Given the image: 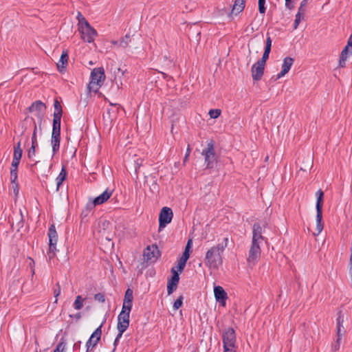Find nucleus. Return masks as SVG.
I'll use <instances>...</instances> for the list:
<instances>
[{"label":"nucleus","instance_id":"nucleus-12","mask_svg":"<svg viewBox=\"0 0 352 352\" xmlns=\"http://www.w3.org/2000/svg\"><path fill=\"white\" fill-rule=\"evenodd\" d=\"M349 56H352V35L350 36L346 45L341 52L339 60L340 67H344L346 66V60Z\"/></svg>","mask_w":352,"mask_h":352},{"label":"nucleus","instance_id":"nucleus-9","mask_svg":"<svg viewBox=\"0 0 352 352\" xmlns=\"http://www.w3.org/2000/svg\"><path fill=\"white\" fill-rule=\"evenodd\" d=\"M223 348L236 349V334L232 328L226 329L223 335Z\"/></svg>","mask_w":352,"mask_h":352},{"label":"nucleus","instance_id":"nucleus-22","mask_svg":"<svg viewBox=\"0 0 352 352\" xmlns=\"http://www.w3.org/2000/svg\"><path fill=\"white\" fill-rule=\"evenodd\" d=\"M337 337L339 338H342V335L344 333L345 331L343 327L344 323V316L342 314L341 311L338 313L337 318Z\"/></svg>","mask_w":352,"mask_h":352},{"label":"nucleus","instance_id":"nucleus-18","mask_svg":"<svg viewBox=\"0 0 352 352\" xmlns=\"http://www.w3.org/2000/svg\"><path fill=\"white\" fill-rule=\"evenodd\" d=\"M214 294L216 300L220 302L223 306H225L228 296L223 288L221 286H215L214 288Z\"/></svg>","mask_w":352,"mask_h":352},{"label":"nucleus","instance_id":"nucleus-24","mask_svg":"<svg viewBox=\"0 0 352 352\" xmlns=\"http://www.w3.org/2000/svg\"><path fill=\"white\" fill-rule=\"evenodd\" d=\"M60 134H52L51 145L52 147L53 155L56 154L60 148Z\"/></svg>","mask_w":352,"mask_h":352},{"label":"nucleus","instance_id":"nucleus-14","mask_svg":"<svg viewBox=\"0 0 352 352\" xmlns=\"http://www.w3.org/2000/svg\"><path fill=\"white\" fill-rule=\"evenodd\" d=\"M102 323L91 334L89 339L86 342L87 351L89 350V347L92 346L94 347L97 345L98 342L100 341L102 335Z\"/></svg>","mask_w":352,"mask_h":352},{"label":"nucleus","instance_id":"nucleus-28","mask_svg":"<svg viewBox=\"0 0 352 352\" xmlns=\"http://www.w3.org/2000/svg\"><path fill=\"white\" fill-rule=\"evenodd\" d=\"M22 157V149L21 148V142H19L14 147L13 158L21 160Z\"/></svg>","mask_w":352,"mask_h":352},{"label":"nucleus","instance_id":"nucleus-29","mask_svg":"<svg viewBox=\"0 0 352 352\" xmlns=\"http://www.w3.org/2000/svg\"><path fill=\"white\" fill-rule=\"evenodd\" d=\"M131 41V37L129 34H126L119 41V47L125 48L129 46V43Z\"/></svg>","mask_w":352,"mask_h":352},{"label":"nucleus","instance_id":"nucleus-51","mask_svg":"<svg viewBox=\"0 0 352 352\" xmlns=\"http://www.w3.org/2000/svg\"><path fill=\"white\" fill-rule=\"evenodd\" d=\"M190 151H191V149L190 148V146L188 145V148H187V150H186V153L185 157H184V162H186L187 160L188 157H189Z\"/></svg>","mask_w":352,"mask_h":352},{"label":"nucleus","instance_id":"nucleus-11","mask_svg":"<svg viewBox=\"0 0 352 352\" xmlns=\"http://www.w3.org/2000/svg\"><path fill=\"white\" fill-rule=\"evenodd\" d=\"M46 107L41 100H36L29 107V111L32 113H35V116L40 120V125L43 117L45 113Z\"/></svg>","mask_w":352,"mask_h":352},{"label":"nucleus","instance_id":"nucleus-59","mask_svg":"<svg viewBox=\"0 0 352 352\" xmlns=\"http://www.w3.org/2000/svg\"><path fill=\"white\" fill-rule=\"evenodd\" d=\"M36 352H38V351H36Z\"/></svg>","mask_w":352,"mask_h":352},{"label":"nucleus","instance_id":"nucleus-55","mask_svg":"<svg viewBox=\"0 0 352 352\" xmlns=\"http://www.w3.org/2000/svg\"><path fill=\"white\" fill-rule=\"evenodd\" d=\"M76 319L78 320L81 318V314L80 313H78L75 315Z\"/></svg>","mask_w":352,"mask_h":352},{"label":"nucleus","instance_id":"nucleus-43","mask_svg":"<svg viewBox=\"0 0 352 352\" xmlns=\"http://www.w3.org/2000/svg\"><path fill=\"white\" fill-rule=\"evenodd\" d=\"M265 0H258V10L261 14L265 12Z\"/></svg>","mask_w":352,"mask_h":352},{"label":"nucleus","instance_id":"nucleus-39","mask_svg":"<svg viewBox=\"0 0 352 352\" xmlns=\"http://www.w3.org/2000/svg\"><path fill=\"white\" fill-rule=\"evenodd\" d=\"M38 145H34L32 144V146L30 147V148L29 149V151L28 152V156L30 159H32V157H34L35 156L36 147Z\"/></svg>","mask_w":352,"mask_h":352},{"label":"nucleus","instance_id":"nucleus-50","mask_svg":"<svg viewBox=\"0 0 352 352\" xmlns=\"http://www.w3.org/2000/svg\"><path fill=\"white\" fill-rule=\"evenodd\" d=\"M191 245H192V240L189 239L188 241V242H187V244L186 245V248H185L184 250H188V252H190V249L191 248Z\"/></svg>","mask_w":352,"mask_h":352},{"label":"nucleus","instance_id":"nucleus-15","mask_svg":"<svg viewBox=\"0 0 352 352\" xmlns=\"http://www.w3.org/2000/svg\"><path fill=\"white\" fill-rule=\"evenodd\" d=\"M265 66V65L258 61L252 65L251 73L253 80L258 81L262 78L264 74Z\"/></svg>","mask_w":352,"mask_h":352},{"label":"nucleus","instance_id":"nucleus-47","mask_svg":"<svg viewBox=\"0 0 352 352\" xmlns=\"http://www.w3.org/2000/svg\"><path fill=\"white\" fill-rule=\"evenodd\" d=\"M189 257H190V252H188V250H184V252H183V254L180 257V258L187 261L188 260Z\"/></svg>","mask_w":352,"mask_h":352},{"label":"nucleus","instance_id":"nucleus-33","mask_svg":"<svg viewBox=\"0 0 352 352\" xmlns=\"http://www.w3.org/2000/svg\"><path fill=\"white\" fill-rule=\"evenodd\" d=\"M132 302H133L123 301L122 311H124V312L131 313L132 308Z\"/></svg>","mask_w":352,"mask_h":352},{"label":"nucleus","instance_id":"nucleus-27","mask_svg":"<svg viewBox=\"0 0 352 352\" xmlns=\"http://www.w3.org/2000/svg\"><path fill=\"white\" fill-rule=\"evenodd\" d=\"M67 176V172L64 167L62 168L59 175L56 179V191H58L60 186L62 185L63 181L65 179Z\"/></svg>","mask_w":352,"mask_h":352},{"label":"nucleus","instance_id":"nucleus-49","mask_svg":"<svg viewBox=\"0 0 352 352\" xmlns=\"http://www.w3.org/2000/svg\"><path fill=\"white\" fill-rule=\"evenodd\" d=\"M12 188H13L14 192L16 195L19 192V187H18V184L16 182L14 183H12Z\"/></svg>","mask_w":352,"mask_h":352},{"label":"nucleus","instance_id":"nucleus-4","mask_svg":"<svg viewBox=\"0 0 352 352\" xmlns=\"http://www.w3.org/2000/svg\"><path fill=\"white\" fill-rule=\"evenodd\" d=\"M316 228L317 233H314L315 235H318L323 230V223H322V206H323V198H324V192L321 189H319L316 192Z\"/></svg>","mask_w":352,"mask_h":352},{"label":"nucleus","instance_id":"nucleus-13","mask_svg":"<svg viewBox=\"0 0 352 352\" xmlns=\"http://www.w3.org/2000/svg\"><path fill=\"white\" fill-rule=\"evenodd\" d=\"M143 256L146 261L156 260L160 256L157 246L156 245L147 246L144 250Z\"/></svg>","mask_w":352,"mask_h":352},{"label":"nucleus","instance_id":"nucleus-2","mask_svg":"<svg viewBox=\"0 0 352 352\" xmlns=\"http://www.w3.org/2000/svg\"><path fill=\"white\" fill-rule=\"evenodd\" d=\"M229 239L225 237L222 243L209 249L205 256V263L212 268H217L223 263L222 254L228 246Z\"/></svg>","mask_w":352,"mask_h":352},{"label":"nucleus","instance_id":"nucleus-46","mask_svg":"<svg viewBox=\"0 0 352 352\" xmlns=\"http://www.w3.org/2000/svg\"><path fill=\"white\" fill-rule=\"evenodd\" d=\"M307 0L302 1L300 3V6L298 8V12L305 13V7L307 6Z\"/></svg>","mask_w":352,"mask_h":352},{"label":"nucleus","instance_id":"nucleus-57","mask_svg":"<svg viewBox=\"0 0 352 352\" xmlns=\"http://www.w3.org/2000/svg\"><path fill=\"white\" fill-rule=\"evenodd\" d=\"M291 1V0H285V5L286 6H289V3Z\"/></svg>","mask_w":352,"mask_h":352},{"label":"nucleus","instance_id":"nucleus-3","mask_svg":"<svg viewBox=\"0 0 352 352\" xmlns=\"http://www.w3.org/2000/svg\"><path fill=\"white\" fill-rule=\"evenodd\" d=\"M105 79L104 70L102 67L94 68L90 75V82L87 85L89 92L96 93Z\"/></svg>","mask_w":352,"mask_h":352},{"label":"nucleus","instance_id":"nucleus-40","mask_svg":"<svg viewBox=\"0 0 352 352\" xmlns=\"http://www.w3.org/2000/svg\"><path fill=\"white\" fill-rule=\"evenodd\" d=\"M186 261L185 260H183L182 258H179V259L178 260V264H177V269L178 270L182 272L183 271V270L184 269L185 266H186Z\"/></svg>","mask_w":352,"mask_h":352},{"label":"nucleus","instance_id":"nucleus-34","mask_svg":"<svg viewBox=\"0 0 352 352\" xmlns=\"http://www.w3.org/2000/svg\"><path fill=\"white\" fill-rule=\"evenodd\" d=\"M60 292H61L60 286L59 283H57L56 285V287L54 289V298H55L54 303H57V302H58V297L60 294Z\"/></svg>","mask_w":352,"mask_h":352},{"label":"nucleus","instance_id":"nucleus-17","mask_svg":"<svg viewBox=\"0 0 352 352\" xmlns=\"http://www.w3.org/2000/svg\"><path fill=\"white\" fill-rule=\"evenodd\" d=\"M130 313L121 311L118 316L117 328L127 329L129 326Z\"/></svg>","mask_w":352,"mask_h":352},{"label":"nucleus","instance_id":"nucleus-44","mask_svg":"<svg viewBox=\"0 0 352 352\" xmlns=\"http://www.w3.org/2000/svg\"><path fill=\"white\" fill-rule=\"evenodd\" d=\"M65 344L63 342H59L56 349H54V352H63L65 350Z\"/></svg>","mask_w":352,"mask_h":352},{"label":"nucleus","instance_id":"nucleus-37","mask_svg":"<svg viewBox=\"0 0 352 352\" xmlns=\"http://www.w3.org/2000/svg\"><path fill=\"white\" fill-rule=\"evenodd\" d=\"M34 131L32 136V144L34 145H38V141L36 138V133H37V125L36 122H34Z\"/></svg>","mask_w":352,"mask_h":352},{"label":"nucleus","instance_id":"nucleus-56","mask_svg":"<svg viewBox=\"0 0 352 352\" xmlns=\"http://www.w3.org/2000/svg\"><path fill=\"white\" fill-rule=\"evenodd\" d=\"M111 43L113 45L119 46V41H113Z\"/></svg>","mask_w":352,"mask_h":352},{"label":"nucleus","instance_id":"nucleus-48","mask_svg":"<svg viewBox=\"0 0 352 352\" xmlns=\"http://www.w3.org/2000/svg\"><path fill=\"white\" fill-rule=\"evenodd\" d=\"M118 331V333L116 338V339H117L118 340L120 341V339L122 338V334L124 333V332L126 331V329H121V328H117Z\"/></svg>","mask_w":352,"mask_h":352},{"label":"nucleus","instance_id":"nucleus-35","mask_svg":"<svg viewBox=\"0 0 352 352\" xmlns=\"http://www.w3.org/2000/svg\"><path fill=\"white\" fill-rule=\"evenodd\" d=\"M221 111L220 109H210L209 111V116L211 118H217L221 115Z\"/></svg>","mask_w":352,"mask_h":352},{"label":"nucleus","instance_id":"nucleus-53","mask_svg":"<svg viewBox=\"0 0 352 352\" xmlns=\"http://www.w3.org/2000/svg\"><path fill=\"white\" fill-rule=\"evenodd\" d=\"M118 343H119V340H118L117 339H115V340L113 342V349L112 352H114L116 351L117 345L118 344Z\"/></svg>","mask_w":352,"mask_h":352},{"label":"nucleus","instance_id":"nucleus-19","mask_svg":"<svg viewBox=\"0 0 352 352\" xmlns=\"http://www.w3.org/2000/svg\"><path fill=\"white\" fill-rule=\"evenodd\" d=\"M294 60L291 57H285L283 59V63L282 65V70L278 74L277 78H280L283 77L286 74L289 72L290 70Z\"/></svg>","mask_w":352,"mask_h":352},{"label":"nucleus","instance_id":"nucleus-42","mask_svg":"<svg viewBox=\"0 0 352 352\" xmlns=\"http://www.w3.org/2000/svg\"><path fill=\"white\" fill-rule=\"evenodd\" d=\"M94 300L100 302H104L105 296L102 293H98L94 295Z\"/></svg>","mask_w":352,"mask_h":352},{"label":"nucleus","instance_id":"nucleus-1","mask_svg":"<svg viewBox=\"0 0 352 352\" xmlns=\"http://www.w3.org/2000/svg\"><path fill=\"white\" fill-rule=\"evenodd\" d=\"M262 234L263 229L260 223H254L252 226V244L247 258L250 266L254 265L261 256V244L265 239Z\"/></svg>","mask_w":352,"mask_h":352},{"label":"nucleus","instance_id":"nucleus-54","mask_svg":"<svg viewBox=\"0 0 352 352\" xmlns=\"http://www.w3.org/2000/svg\"><path fill=\"white\" fill-rule=\"evenodd\" d=\"M223 352H236V349H229V348H223Z\"/></svg>","mask_w":352,"mask_h":352},{"label":"nucleus","instance_id":"nucleus-36","mask_svg":"<svg viewBox=\"0 0 352 352\" xmlns=\"http://www.w3.org/2000/svg\"><path fill=\"white\" fill-rule=\"evenodd\" d=\"M183 296H180L175 302L173 304V309L175 310H177L179 308H180L182 306L183 304Z\"/></svg>","mask_w":352,"mask_h":352},{"label":"nucleus","instance_id":"nucleus-20","mask_svg":"<svg viewBox=\"0 0 352 352\" xmlns=\"http://www.w3.org/2000/svg\"><path fill=\"white\" fill-rule=\"evenodd\" d=\"M267 35V36L266 41H265V47L264 52L261 58L258 60V62H259L262 64H264V65H265L266 61L269 58V55L271 52L272 42L271 37L268 35V34Z\"/></svg>","mask_w":352,"mask_h":352},{"label":"nucleus","instance_id":"nucleus-5","mask_svg":"<svg viewBox=\"0 0 352 352\" xmlns=\"http://www.w3.org/2000/svg\"><path fill=\"white\" fill-rule=\"evenodd\" d=\"M78 30L81 34V38L87 43L94 42L96 36H97L96 30L92 28L86 19H81L80 21V27Z\"/></svg>","mask_w":352,"mask_h":352},{"label":"nucleus","instance_id":"nucleus-52","mask_svg":"<svg viewBox=\"0 0 352 352\" xmlns=\"http://www.w3.org/2000/svg\"><path fill=\"white\" fill-rule=\"evenodd\" d=\"M85 19L82 14L80 12H78V16H77V19L78 20V27H80V21H81V19Z\"/></svg>","mask_w":352,"mask_h":352},{"label":"nucleus","instance_id":"nucleus-16","mask_svg":"<svg viewBox=\"0 0 352 352\" xmlns=\"http://www.w3.org/2000/svg\"><path fill=\"white\" fill-rule=\"evenodd\" d=\"M171 272L173 276L168 280L167 283V292L168 295L171 294L177 289L179 280V274L175 268H172Z\"/></svg>","mask_w":352,"mask_h":352},{"label":"nucleus","instance_id":"nucleus-38","mask_svg":"<svg viewBox=\"0 0 352 352\" xmlns=\"http://www.w3.org/2000/svg\"><path fill=\"white\" fill-rule=\"evenodd\" d=\"M54 107L55 109V111L54 113H59V114L60 115V117H62V113H63L62 107H61L60 102L57 100H56L54 101Z\"/></svg>","mask_w":352,"mask_h":352},{"label":"nucleus","instance_id":"nucleus-7","mask_svg":"<svg viewBox=\"0 0 352 352\" xmlns=\"http://www.w3.org/2000/svg\"><path fill=\"white\" fill-rule=\"evenodd\" d=\"M49 236V251L47 252L50 259H52L56 254V243L58 241V234L54 225H51L48 230Z\"/></svg>","mask_w":352,"mask_h":352},{"label":"nucleus","instance_id":"nucleus-6","mask_svg":"<svg viewBox=\"0 0 352 352\" xmlns=\"http://www.w3.org/2000/svg\"><path fill=\"white\" fill-rule=\"evenodd\" d=\"M201 154L204 156L207 168H212L216 161L214 146L212 141L207 144V148L204 149Z\"/></svg>","mask_w":352,"mask_h":352},{"label":"nucleus","instance_id":"nucleus-26","mask_svg":"<svg viewBox=\"0 0 352 352\" xmlns=\"http://www.w3.org/2000/svg\"><path fill=\"white\" fill-rule=\"evenodd\" d=\"M68 60V53L67 51H63L59 61L57 63V67L59 71H62L66 67Z\"/></svg>","mask_w":352,"mask_h":352},{"label":"nucleus","instance_id":"nucleus-31","mask_svg":"<svg viewBox=\"0 0 352 352\" xmlns=\"http://www.w3.org/2000/svg\"><path fill=\"white\" fill-rule=\"evenodd\" d=\"M133 292L131 289H127L124 298V301L133 302Z\"/></svg>","mask_w":352,"mask_h":352},{"label":"nucleus","instance_id":"nucleus-30","mask_svg":"<svg viewBox=\"0 0 352 352\" xmlns=\"http://www.w3.org/2000/svg\"><path fill=\"white\" fill-rule=\"evenodd\" d=\"M84 299L82 298L81 296H77L74 302V308L76 310H80L83 306Z\"/></svg>","mask_w":352,"mask_h":352},{"label":"nucleus","instance_id":"nucleus-8","mask_svg":"<svg viewBox=\"0 0 352 352\" xmlns=\"http://www.w3.org/2000/svg\"><path fill=\"white\" fill-rule=\"evenodd\" d=\"M173 217V211L170 208H162L159 215V232L162 231L167 224L170 223Z\"/></svg>","mask_w":352,"mask_h":352},{"label":"nucleus","instance_id":"nucleus-45","mask_svg":"<svg viewBox=\"0 0 352 352\" xmlns=\"http://www.w3.org/2000/svg\"><path fill=\"white\" fill-rule=\"evenodd\" d=\"M342 338L337 337V340L334 344L332 345V351H336L340 349V340Z\"/></svg>","mask_w":352,"mask_h":352},{"label":"nucleus","instance_id":"nucleus-32","mask_svg":"<svg viewBox=\"0 0 352 352\" xmlns=\"http://www.w3.org/2000/svg\"><path fill=\"white\" fill-rule=\"evenodd\" d=\"M304 13L298 12V13L296 14V19L294 20V29H297L301 19L303 18Z\"/></svg>","mask_w":352,"mask_h":352},{"label":"nucleus","instance_id":"nucleus-21","mask_svg":"<svg viewBox=\"0 0 352 352\" xmlns=\"http://www.w3.org/2000/svg\"><path fill=\"white\" fill-rule=\"evenodd\" d=\"M19 159L13 158L10 169V179L12 183H14L17 180V169L20 163Z\"/></svg>","mask_w":352,"mask_h":352},{"label":"nucleus","instance_id":"nucleus-25","mask_svg":"<svg viewBox=\"0 0 352 352\" xmlns=\"http://www.w3.org/2000/svg\"><path fill=\"white\" fill-rule=\"evenodd\" d=\"M245 4V0H235L234 3L232 6V9L231 11L232 14L237 15L240 12H241Z\"/></svg>","mask_w":352,"mask_h":352},{"label":"nucleus","instance_id":"nucleus-41","mask_svg":"<svg viewBox=\"0 0 352 352\" xmlns=\"http://www.w3.org/2000/svg\"><path fill=\"white\" fill-rule=\"evenodd\" d=\"M28 260L29 261L28 265H29L30 268L31 269L32 276H33L35 274V270H34L35 263H34V261L31 257H28Z\"/></svg>","mask_w":352,"mask_h":352},{"label":"nucleus","instance_id":"nucleus-58","mask_svg":"<svg viewBox=\"0 0 352 352\" xmlns=\"http://www.w3.org/2000/svg\"><path fill=\"white\" fill-rule=\"evenodd\" d=\"M351 35H352V34Z\"/></svg>","mask_w":352,"mask_h":352},{"label":"nucleus","instance_id":"nucleus-23","mask_svg":"<svg viewBox=\"0 0 352 352\" xmlns=\"http://www.w3.org/2000/svg\"><path fill=\"white\" fill-rule=\"evenodd\" d=\"M60 120L61 117L59 113H54L52 134H60Z\"/></svg>","mask_w":352,"mask_h":352},{"label":"nucleus","instance_id":"nucleus-10","mask_svg":"<svg viewBox=\"0 0 352 352\" xmlns=\"http://www.w3.org/2000/svg\"><path fill=\"white\" fill-rule=\"evenodd\" d=\"M113 190L107 188L101 195L96 197L92 202L87 204L86 210H89L93 209L96 206L100 205L106 202L111 196Z\"/></svg>","mask_w":352,"mask_h":352}]
</instances>
